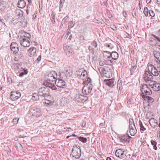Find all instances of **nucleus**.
<instances>
[{
    "mask_svg": "<svg viewBox=\"0 0 160 160\" xmlns=\"http://www.w3.org/2000/svg\"><path fill=\"white\" fill-rule=\"evenodd\" d=\"M31 38L29 33L24 32H22L19 42L22 46L25 47H28L32 43L31 41Z\"/></svg>",
    "mask_w": 160,
    "mask_h": 160,
    "instance_id": "f257e3e1",
    "label": "nucleus"
},
{
    "mask_svg": "<svg viewBox=\"0 0 160 160\" xmlns=\"http://www.w3.org/2000/svg\"><path fill=\"white\" fill-rule=\"evenodd\" d=\"M41 110L40 108L38 107L32 105L30 108L29 111V114L32 116H35L36 117H38L41 114Z\"/></svg>",
    "mask_w": 160,
    "mask_h": 160,
    "instance_id": "f03ea898",
    "label": "nucleus"
},
{
    "mask_svg": "<svg viewBox=\"0 0 160 160\" xmlns=\"http://www.w3.org/2000/svg\"><path fill=\"white\" fill-rule=\"evenodd\" d=\"M48 77H49V74L45 76L46 78H47L49 82L47 81H45L43 82V85L46 86V87H44V91H43V97H49V96L50 91L49 88H50V80Z\"/></svg>",
    "mask_w": 160,
    "mask_h": 160,
    "instance_id": "7ed1b4c3",
    "label": "nucleus"
},
{
    "mask_svg": "<svg viewBox=\"0 0 160 160\" xmlns=\"http://www.w3.org/2000/svg\"><path fill=\"white\" fill-rule=\"evenodd\" d=\"M140 89L142 92L141 95L142 97L143 95L148 96L151 95L152 94L151 90L148 87L147 84H143L142 86L141 87Z\"/></svg>",
    "mask_w": 160,
    "mask_h": 160,
    "instance_id": "20e7f679",
    "label": "nucleus"
},
{
    "mask_svg": "<svg viewBox=\"0 0 160 160\" xmlns=\"http://www.w3.org/2000/svg\"><path fill=\"white\" fill-rule=\"evenodd\" d=\"M148 71L150 72L151 74L155 76H157L159 75L160 76V69L159 68H157L154 66L150 64L148 66Z\"/></svg>",
    "mask_w": 160,
    "mask_h": 160,
    "instance_id": "39448f33",
    "label": "nucleus"
},
{
    "mask_svg": "<svg viewBox=\"0 0 160 160\" xmlns=\"http://www.w3.org/2000/svg\"><path fill=\"white\" fill-rule=\"evenodd\" d=\"M93 88V86L91 83H87L83 88L82 92L84 95H88L91 93L92 90Z\"/></svg>",
    "mask_w": 160,
    "mask_h": 160,
    "instance_id": "423d86ee",
    "label": "nucleus"
},
{
    "mask_svg": "<svg viewBox=\"0 0 160 160\" xmlns=\"http://www.w3.org/2000/svg\"><path fill=\"white\" fill-rule=\"evenodd\" d=\"M72 155L76 158H80L81 156V151L79 146H75L73 147L72 150Z\"/></svg>",
    "mask_w": 160,
    "mask_h": 160,
    "instance_id": "0eeeda50",
    "label": "nucleus"
},
{
    "mask_svg": "<svg viewBox=\"0 0 160 160\" xmlns=\"http://www.w3.org/2000/svg\"><path fill=\"white\" fill-rule=\"evenodd\" d=\"M10 98L12 101H15L21 96L20 92L18 91H12L11 92Z\"/></svg>",
    "mask_w": 160,
    "mask_h": 160,
    "instance_id": "6e6552de",
    "label": "nucleus"
},
{
    "mask_svg": "<svg viewBox=\"0 0 160 160\" xmlns=\"http://www.w3.org/2000/svg\"><path fill=\"white\" fill-rule=\"evenodd\" d=\"M131 65L132 67L130 69V73L131 75L134 72H136V70L137 66L138 61L136 58L132 59Z\"/></svg>",
    "mask_w": 160,
    "mask_h": 160,
    "instance_id": "1a4fd4ad",
    "label": "nucleus"
},
{
    "mask_svg": "<svg viewBox=\"0 0 160 160\" xmlns=\"http://www.w3.org/2000/svg\"><path fill=\"white\" fill-rule=\"evenodd\" d=\"M63 48L68 57H70L72 54L73 50L70 46L64 45L63 47Z\"/></svg>",
    "mask_w": 160,
    "mask_h": 160,
    "instance_id": "9d476101",
    "label": "nucleus"
},
{
    "mask_svg": "<svg viewBox=\"0 0 160 160\" xmlns=\"http://www.w3.org/2000/svg\"><path fill=\"white\" fill-rule=\"evenodd\" d=\"M119 138L121 142L124 143L126 142H129L132 137L128 134L122 135L119 137Z\"/></svg>",
    "mask_w": 160,
    "mask_h": 160,
    "instance_id": "9b49d317",
    "label": "nucleus"
},
{
    "mask_svg": "<svg viewBox=\"0 0 160 160\" xmlns=\"http://www.w3.org/2000/svg\"><path fill=\"white\" fill-rule=\"evenodd\" d=\"M125 151L122 149L117 150L115 152L116 156L120 159L124 158L126 155L124 153Z\"/></svg>",
    "mask_w": 160,
    "mask_h": 160,
    "instance_id": "f8f14e48",
    "label": "nucleus"
},
{
    "mask_svg": "<svg viewBox=\"0 0 160 160\" xmlns=\"http://www.w3.org/2000/svg\"><path fill=\"white\" fill-rule=\"evenodd\" d=\"M87 98L80 94H77L75 97V100L78 102H83L87 100Z\"/></svg>",
    "mask_w": 160,
    "mask_h": 160,
    "instance_id": "ddd939ff",
    "label": "nucleus"
},
{
    "mask_svg": "<svg viewBox=\"0 0 160 160\" xmlns=\"http://www.w3.org/2000/svg\"><path fill=\"white\" fill-rule=\"evenodd\" d=\"M148 71H146L143 76V79L145 81H149V80L153 79V77Z\"/></svg>",
    "mask_w": 160,
    "mask_h": 160,
    "instance_id": "4468645a",
    "label": "nucleus"
},
{
    "mask_svg": "<svg viewBox=\"0 0 160 160\" xmlns=\"http://www.w3.org/2000/svg\"><path fill=\"white\" fill-rule=\"evenodd\" d=\"M105 83L109 87L111 88H113L116 82L113 79H105L104 81Z\"/></svg>",
    "mask_w": 160,
    "mask_h": 160,
    "instance_id": "2eb2a0df",
    "label": "nucleus"
},
{
    "mask_svg": "<svg viewBox=\"0 0 160 160\" xmlns=\"http://www.w3.org/2000/svg\"><path fill=\"white\" fill-rule=\"evenodd\" d=\"M54 81L55 82V84L57 87L62 88H65V87L66 83L64 80L60 79L57 81V79H56Z\"/></svg>",
    "mask_w": 160,
    "mask_h": 160,
    "instance_id": "dca6fc26",
    "label": "nucleus"
},
{
    "mask_svg": "<svg viewBox=\"0 0 160 160\" xmlns=\"http://www.w3.org/2000/svg\"><path fill=\"white\" fill-rule=\"evenodd\" d=\"M71 74V72H68V74H66L65 72L63 71L61 72L59 76L61 79L65 80L67 79L68 77H70Z\"/></svg>",
    "mask_w": 160,
    "mask_h": 160,
    "instance_id": "f3484780",
    "label": "nucleus"
},
{
    "mask_svg": "<svg viewBox=\"0 0 160 160\" xmlns=\"http://www.w3.org/2000/svg\"><path fill=\"white\" fill-rule=\"evenodd\" d=\"M149 122L151 127L153 128H155L157 125L158 126L157 120L154 118L150 119Z\"/></svg>",
    "mask_w": 160,
    "mask_h": 160,
    "instance_id": "a211bd4d",
    "label": "nucleus"
},
{
    "mask_svg": "<svg viewBox=\"0 0 160 160\" xmlns=\"http://www.w3.org/2000/svg\"><path fill=\"white\" fill-rule=\"evenodd\" d=\"M130 133L132 136H134L135 134L137 132V130L135 126L129 127Z\"/></svg>",
    "mask_w": 160,
    "mask_h": 160,
    "instance_id": "6ab92c4d",
    "label": "nucleus"
},
{
    "mask_svg": "<svg viewBox=\"0 0 160 160\" xmlns=\"http://www.w3.org/2000/svg\"><path fill=\"white\" fill-rule=\"evenodd\" d=\"M28 51L30 53V56L32 57L35 54L36 52V49L35 48L32 47L30 48L28 50Z\"/></svg>",
    "mask_w": 160,
    "mask_h": 160,
    "instance_id": "aec40b11",
    "label": "nucleus"
},
{
    "mask_svg": "<svg viewBox=\"0 0 160 160\" xmlns=\"http://www.w3.org/2000/svg\"><path fill=\"white\" fill-rule=\"evenodd\" d=\"M142 98L146 101H147L149 103H152L154 101V99L151 97L143 95L142 96Z\"/></svg>",
    "mask_w": 160,
    "mask_h": 160,
    "instance_id": "412c9836",
    "label": "nucleus"
},
{
    "mask_svg": "<svg viewBox=\"0 0 160 160\" xmlns=\"http://www.w3.org/2000/svg\"><path fill=\"white\" fill-rule=\"evenodd\" d=\"M153 53L156 60L158 63H160V53L156 51H154Z\"/></svg>",
    "mask_w": 160,
    "mask_h": 160,
    "instance_id": "4be33fe9",
    "label": "nucleus"
},
{
    "mask_svg": "<svg viewBox=\"0 0 160 160\" xmlns=\"http://www.w3.org/2000/svg\"><path fill=\"white\" fill-rule=\"evenodd\" d=\"M18 5L19 8H23L25 7L26 3L24 0H20L18 1Z\"/></svg>",
    "mask_w": 160,
    "mask_h": 160,
    "instance_id": "5701e85b",
    "label": "nucleus"
},
{
    "mask_svg": "<svg viewBox=\"0 0 160 160\" xmlns=\"http://www.w3.org/2000/svg\"><path fill=\"white\" fill-rule=\"evenodd\" d=\"M99 72L101 74H102L103 76L106 77H108L107 74L108 72L105 69L101 67L98 68Z\"/></svg>",
    "mask_w": 160,
    "mask_h": 160,
    "instance_id": "b1692460",
    "label": "nucleus"
},
{
    "mask_svg": "<svg viewBox=\"0 0 160 160\" xmlns=\"http://www.w3.org/2000/svg\"><path fill=\"white\" fill-rule=\"evenodd\" d=\"M153 90L156 91H158L160 89V84L159 83H156L153 85L152 87H151Z\"/></svg>",
    "mask_w": 160,
    "mask_h": 160,
    "instance_id": "393cba45",
    "label": "nucleus"
},
{
    "mask_svg": "<svg viewBox=\"0 0 160 160\" xmlns=\"http://www.w3.org/2000/svg\"><path fill=\"white\" fill-rule=\"evenodd\" d=\"M58 77L57 73L54 71H51V78H52L54 80H52V82L56 80Z\"/></svg>",
    "mask_w": 160,
    "mask_h": 160,
    "instance_id": "a878e982",
    "label": "nucleus"
},
{
    "mask_svg": "<svg viewBox=\"0 0 160 160\" xmlns=\"http://www.w3.org/2000/svg\"><path fill=\"white\" fill-rule=\"evenodd\" d=\"M111 57L112 59L116 60L118 58V54L116 52H112L111 53Z\"/></svg>",
    "mask_w": 160,
    "mask_h": 160,
    "instance_id": "bb28decb",
    "label": "nucleus"
},
{
    "mask_svg": "<svg viewBox=\"0 0 160 160\" xmlns=\"http://www.w3.org/2000/svg\"><path fill=\"white\" fill-rule=\"evenodd\" d=\"M88 76L87 72L85 70H83L81 73L80 76V78L82 80H84Z\"/></svg>",
    "mask_w": 160,
    "mask_h": 160,
    "instance_id": "cd10ccee",
    "label": "nucleus"
},
{
    "mask_svg": "<svg viewBox=\"0 0 160 160\" xmlns=\"http://www.w3.org/2000/svg\"><path fill=\"white\" fill-rule=\"evenodd\" d=\"M103 55L106 59H109L111 58V53L109 51H103Z\"/></svg>",
    "mask_w": 160,
    "mask_h": 160,
    "instance_id": "c85d7f7f",
    "label": "nucleus"
},
{
    "mask_svg": "<svg viewBox=\"0 0 160 160\" xmlns=\"http://www.w3.org/2000/svg\"><path fill=\"white\" fill-rule=\"evenodd\" d=\"M122 81L121 80H119L118 81L117 83V88L118 91H120V92H121V91L122 88Z\"/></svg>",
    "mask_w": 160,
    "mask_h": 160,
    "instance_id": "c756f323",
    "label": "nucleus"
},
{
    "mask_svg": "<svg viewBox=\"0 0 160 160\" xmlns=\"http://www.w3.org/2000/svg\"><path fill=\"white\" fill-rule=\"evenodd\" d=\"M139 124L140 127V131L141 133H143L146 129L143 126L142 121L141 120L139 121Z\"/></svg>",
    "mask_w": 160,
    "mask_h": 160,
    "instance_id": "7c9ffc66",
    "label": "nucleus"
},
{
    "mask_svg": "<svg viewBox=\"0 0 160 160\" xmlns=\"http://www.w3.org/2000/svg\"><path fill=\"white\" fill-rule=\"evenodd\" d=\"M45 98L43 101V102L46 106H48L50 104V101L48 99L49 98L48 97Z\"/></svg>",
    "mask_w": 160,
    "mask_h": 160,
    "instance_id": "2f4dec72",
    "label": "nucleus"
},
{
    "mask_svg": "<svg viewBox=\"0 0 160 160\" xmlns=\"http://www.w3.org/2000/svg\"><path fill=\"white\" fill-rule=\"evenodd\" d=\"M6 3L4 2L0 1V9L4 10L6 8Z\"/></svg>",
    "mask_w": 160,
    "mask_h": 160,
    "instance_id": "473e14b6",
    "label": "nucleus"
},
{
    "mask_svg": "<svg viewBox=\"0 0 160 160\" xmlns=\"http://www.w3.org/2000/svg\"><path fill=\"white\" fill-rule=\"evenodd\" d=\"M44 87H42L39 88L38 92V94L39 96H44Z\"/></svg>",
    "mask_w": 160,
    "mask_h": 160,
    "instance_id": "72a5a7b5",
    "label": "nucleus"
},
{
    "mask_svg": "<svg viewBox=\"0 0 160 160\" xmlns=\"http://www.w3.org/2000/svg\"><path fill=\"white\" fill-rule=\"evenodd\" d=\"M18 24L22 27H25L27 25V22L26 21H21L18 22Z\"/></svg>",
    "mask_w": 160,
    "mask_h": 160,
    "instance_id": "f704fd0d",
    "label": "nucleus"
},
{
    "mask_svg": "<svg viewBox=\"0 0 160 160\" xmlns=\"http://www.w3.org/2000/svg\"><path fill=\"white\" fill-rule=\"evenodd\" d=\"M39 95H38V94L36 93H33V94H32V100H33L35 101H37L39 98H38Z\"/></svg>",
    "mask_w": 160,
    "mask_h": 160,
    "instance_id": "c9c22d12",
    "label": "nucleus"
},
{
    "mask_svg": "<svg viewBox=\"0 0 160 160\" xmlns=\"http://www.w3.org/2000/svg\"><path fill=\"white\" fill-rule=\"evenodd\" d=\"M145 82L146 83H148L151 87H152L154 84H155L156 82L153 80V79L149 80V81H145Z\"/></svg>",
    "mask_w": 160,
    "mask_h": 160,
    "instance_id": "e433bc0d",
    "label": "nucleus"
},
{
    "mask_svg": "<svg viewBox=\"0 0 160 160\" xmlns=\"http://www.w3.org/2000/svg\"><path fill=\"white\" fill-rule=\"evenodd\" d=\"M28 73V70L27 69H23V71L19 73V76L21 77L23 76L24 75L27 74Z\"/></svg>",
    "mask_w": 160,
    "mask_h": 160,
    "instance_id": "4c0bfd02",
    "label": "nucleus"
},
{
    "mask_svg": "<svg viewBox=\"0 0 160 160\" xmlns=\"http://www.w3.org/2000/svg\"><path fill=\"white\" fill-rule=\"evenodd\" d=\"M12 48L11 49V51L13 52L14 54H16L19 51L18 47H16L15 48H13V46L12 47Z\"/></svg>",
    "mask_w": 160,
    "mask_h": 160,
    "instance_id": "58836bf2",
    "label": "nucleus"
},
{
    "mask_svg": "<svg viewBox=\"0 0 160 160\" xmlns=\"http://www.w3.org/2000/svg\"><path fill=\"white\" fill-rule=\"evenodd\" d=\"M151 144L153 146V148L155 150H157V143L155 141L152 140L151 141Z\"/></svg>",
    "mask_w": 160,
    "mask_h": 160,
    "instance_id": "ea45409f",
    "label": "nucleus"
},
{
    "mask_svg": "<svg viewBox=\"0 0 160 160\" xmlns=\"http://www.w3.org/2000/svg\"><path fill=\"white\" fill-rule=\"evenodd\" d=\"M78 139L83 143H86L87 141V138L82 137H79Z\"/></svg>",
    "mask_w": 160,
    "mask_h": 160,
    "instance_id": "a19ab883",
    "label": "nucleus"
},
{
    "mask_svg": "<svg viewBox=\"0 0 160 160\" xmlns=\"http://www.w3.org/2000/svg\"><path fill=\"white\" fill-rule=\"evenodd\" d=\"M158 33L159 37L153 35V36L155 39H157L158 41H160V29L159 30Z\"/></svg>",
    "mask_w": 160,
    "mask_h": 160,
    "instance_id": "79ce46f5",
    "label": "nucleus"
},
{
    "mask_svg": "<svg viewBox=\"0 0 160 160\" xmlns=\"http://www.w3.org/2000/svg\"><path fill=\"white\" fill-rule=\"evenodd\" d=\"M14 66L15 68L17 69H19L20 68L21 69H23L22 68H21V66L20 64L17 63H14Z\"/></svg>",
    "mask_w": 160,
    "mask_h": 160,
    "instance_id": "37998d69",
    "label": "nucleus"
},
{
    "mask_svg": "<svg viewBox=\"0 0 160 160\" xmlns=\"http://www.w3.org/2000/svg\"><path fill=\"white\" fill-rule=\"evenodd\" d=\"M129 127L131 126H135L133 120L132 118H130L129 119Z\"/></svg>",
    "mask_w": 160,
    "mask_h": 160,
    "instance_id": "c03bdc74",
    "label": "nucleus"
},
{
    "mask_svg": "<svg viewBox=\"0 0 160 160\" xmlns=\"http://www.w3.org/2000/svg\"><path fill=\"white\" fill-rule=\"evenodd\" d=\"M23 52H21V51H20L18 54L17 55V57H18V59L22 58L23 56Z\"/></svg>",
    "mask_w": 160,
    "mask_h": 160,
    "instance_id": "a18cd8bd",
    "label": "nucleus"
},
{
    "mask_svg": "<svg viewBox=\"0 0 160 160\" xmlns=\"http://www.w3.org/2000/svg\"><path fill=\"white\" fill-rule=\"evenodd\" d=\"M75 23L73 21H71L68 23V28H71L74 25Z\"/></svg>",
    "mask_w": 160,
    "mask_h": 160,
    "instance_id": "49530a36",
    "label": "nucleus"
},
{
    "mask_svg": "<svg viewBox=\"0 0 160 160\" xmlns=\"http://www.w3.org/2000/svg\"><path fill=\"white\" fill-rule=\"evenodd\" d=\"M16 21H11L10 22H9L10 25L11 26H13V25H14L16 23L18 24V22H17Z\"/></svg>",
    "mask_w": 160,
    "mask_h": 160,
    "instance_id": "de8ad7c7",
    "label": "nucleus"
},
{
    "mask_svg": "<svg viewBox=\"0 0 160 160\" xmlns=\"http://www.w3.org/2000/svg\"><path fill=\"white\" fill-rule=\"evenodd\" d=\"M124 37L125 38H128L129 39L132 38V37L128 33L126 32H125L124 34Z\"/></svg>",
    "mask_w": 160,
    "mask_h": 160,
    "instance_id": "09e8293b",
    "label": "nucleus"
},
{
    "mask_svg": "<svg viewBox=\"0 0 160 160\" xmlns=\"http://www.w3.org/2000/svg\"><path fill=\"white\" fill-rule=\"evenodd\" d=\"M91 45L92 47L94 48H96L97 46V43L96 41H94L91 43Z\"/></svg>",
    "mask_w": 160,
    "mask_h": 160,
    "instance_id": "8fccbe9b",
    "label": "nucleus"
},
{
    "mask_svg": "<svg viewBox=\"0 0 160 160\" xmlns=\"http://www.w3.org/2000/svg\"><path fill=\"white\" fill-rule=\"evenodd\" d=\"M144 13L146 16H148V8H145L144 9Z\"/></svg>",
    "mask_w": 160,
    "mask_h": 160,
    "instance_id": "3c124183",
    "label": "nucleus"
},
{
    "mask_svg": "<svg viewBox=\"0 0 160 160\" xmlns=\"http://www.w3.org/2000/svg\"><path fill=\"white\" fill-rule=\"evenodd\" d=\"M65 0H60V8L62 7L63 5V3L65 2Z\"/></svg>",
    "mask_w": 160,
    "mask_h": 160,
    "instance_id": "603ef678",
    "label": "nucleus"
},
{
    "mask_svg": "<svg viewBox=\"0 0 160 160\" xmlns=\"http://www.w3.org/2000/svg\"><path fill=\"white\" fill-rule=\"evenodd\" d=\"M13 46V48H15L16 47H18L17 44L15 42H12L11 45V49L12 48V47Z\"/></svg>",
    "mask_w": 160,
    "mask_h": 160,
    "instance_id": "864d4df0",
    "label": "nucleus"
},
{
    "mask_svg": "<svg viewBox=\"0 0 160 160\" xmlns=\"http://www.w3.org/2000/svg\"><path fill=\"white\" fill-rule=\"evenodd\" d=\"M105 46L106 47L109 48L111 49L112 47V45L111 46V45L110 44L106 43L105 44Z\"/></svg>",
    "mask_w": 160,
    "mask_h": 160,
    "instance_id": "5fc2aeb1",
    "label": "nucleus"
},
{
    "mask_svg": "<svg viewBox=\"0 0 160 160\" xmlns=\"http://www.w3.org/2000/svg\"><path fill=\"white\" fill-rule=\"evenodd\" d=\"M150 15L152 17H153L154 16V13L152 10H151L149 11Z\"/></svg>",
    "mask_w": 160,
    "mask_h": 160,
    "instance_id": "6e6d98bb",
    "label": "nucleus"
},
{
    "mask_svg": "<svg viewBox=\"0 0 160 160\" xmlns=\"http://www.w3.org/2000/svg\"><path fill=\"white\" fill-rule=\"evenodd\" d=\"M19 119L17 118H16L13 119V122L14 124H17L18 123V121Z\"/></svg>",
    "mask_w": 160,
    "mask_h": 160,
    "instance_id": "4d7b16f0",
    "label": "nucleus"
},
{
    "mask_svg": "<svg viewBox=\"0 0 160 160\" xmlns=\"http://www.w3.org/2000/svg\"><path fill=\"white\" fill-rule=\"evenodd\" d=\"M57 88L54 85H52V83H51V89H52L53 90H56V89Z\"/></svg>",
    "mask_w": 160,
    "mask_h": 160,
    "instance_id": "13d9d810",
    "label": "nucleus"
},
{
    "mask_svg": "<svg viewBox=\"0 0 160 160\" xmlns=\"http://www.w3.org/2000/svg\"><path fill=\"white\" fill-rule=\"evenodd\" d=\"M7 80L8 82H9V83H11L12 82V79L10 77H8Z\"/></svg>",
    "mask_w": 160,
    "mask_h": 160,
    "instance_id": "bf43d9fd",
    "label": "nucleus"
},
{
    "mask_svg": "<svg viewBox=\"0 0 160 160\" xmlns=\"http://www.w3.org/2000/svg\"><path fill=\"white\" fill-rule=\"evenodd\" d=\"M105 64V62L104 61H100L99 62V64L100 66H103Z\"/></svg>",
    "mask_w": 160,
    "mask_h": 160,
    "instance_id": "052dcab7",
    "label": "nucleus"
},
{
    "mask_svg": "<svg viewBox=\"0 0 160 160\" xmlns=\"http://www.w3.org/2000/svg\"><path fill=\"white\" fill-rule=\"evenodd\" d=\"M70 29L69 30L68 29L67 30V33L66 34V37L67 38L68 37L69 34H70Z\"/></svg>",
    "mask_w": 160,
    "mask_h": 160,
    "instance_id": "680f3d73",
    "label": "nucleus"
},
{
    "mask_svg": "<svg viewBox=\"0 0 160 160\" xmlns=\"http://www.w3.org/2000/svg\"><path fill=\"white\" fill-rule=\"evenodd\" d=\"M91 81V79L89 78H88L87 79V80L86 81V84H87V83H91L90 81Z\"/></svg>",
    "mask_w": 160,
    "mask_h": 160,
    "instance_id": "e2e57ef3",
    "label": "nucleus"
},
{
    "mask_svg": "<svg viewBox=\"0 0 160 160\" xmlns=\"http://www.w3.org/2000/svg\"><path fill=\"white\" fill-rule=\"evenodd\" d=\"M55 14H56L54 12H52V18L53 19H55Z\"/></svg>",
    "mask_w": 160,
    "mask_h": 160,
    "instance_id": "0e129e2a",
    "label": "nucleus"
},
{
    "mask_svg": "<svg viewBox=\"0 0 160 160\" xmlns=\"http://www.w3.org/2000/svg\"><path fill=\"white\" fill-rule=\"evenodd\" d=\"M88 49L89 50H92L93 51V53L94 49L92 46H89L88 47Z\"/></svg>",
    "mask_w": 160,
    "mask_h": 160,
    "instance_id": "69168bd1",
    "label": "nucleus"
},
{
    "mask_svg": "<svg viewBox=\"0 0 160 160\" xmlns=\"http://www.w3.org/2000/svg\"><path fill=\"white\" fill-rule=\"evenodd\" d=\"M41 56L40 55L39 56V57H38V58L37 59V60L39 62L41 61Z\"/></svg>",
    "mask_w": 160,
    "mask_h": 160,
    "instance_id": "338daca9",
    "label": "nucleus"
},
{
    "mask_svg": "<svg viewBox=\"0 0 160 160\" xmlns=\"http://www.w3.org/2000/svg\"><path fill=\"white\" fill-rule=\"evenodd\" d=\"M159 41V42H158V43L157 44H158L157 46H158V48L159 49H160V41Z\"/></svg>",
    "mask_w": 160,
    "mask_h": 160,
    "instance_id": "774afa93",
    "label": "nucleus"
}]
</instances>
